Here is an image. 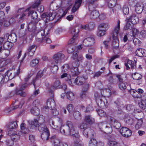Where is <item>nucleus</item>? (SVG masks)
<instances>
[{
	"label": "nucleus",
	"instance_id": "nucleus-1",
	"mask_svg": "<svg viewBox=\"0 0 146 146\" xmlns=\"http://www.w3.org/2000/svg\"><path fill=\"white\" fill-rule=\"evenodd\" d=\"M28 122V130L30 132H33L36 127H38V130L42 133L49 131L44 125L40 124L39 125L38 122L36 119H35L34 121L29 120Z\"/></svg>",
	"mask_w": 146,
	"mask_h": 146
},
{
	"label": "nucleus",
	"instance_id": "nucleus-2",
	"mask_svg": "<svg viewBox=\"0 0 146 146\" xmlns=\"http://www.w3.org/2000/svg\"><path fill=\"white\" fill-rule=\"evenodd\" d=\"M60 131L63 134L66 135H71L73 137L74 141L76 143H78L79 141L80 135L78 133L75 132L72 133V130L69 129L67 127L63 126L60 127Z\"/></svg>",
	"mask_w": 146,
	"mask_h": 146
},
{
	"label": "nucleus",
	"instance_id": "nucleus-3",
	"mask_svg": "<svg viewBox=\"0 0 146 146\" xmlns=\"http://www.w3.org/2000/svg\"><path fill=\"white\" fill-rule=\"evenodd\" d=\"M56 15V13L55 12L44 13L42 15L41 17L43 19L46 18L45 21L48 22L54 19Z\"/></svg>",
	"mask_w": 146,
	"mask_h": 146
},
{
	"label": "nucleus",
	"instance_id": "nucleus-4",
	"mask_svg": "<svg viewBox=\"0 0 146 146\" xmlns=\"http://www.w3.org/2000/svg\"><path fill=\"white\" fill-rule=\"evenodd\" d=\"M8 135L11 137V139L15 141H16L19 139L20 136L21 135L19 132L9 130L8 132Z\"/></svg>",
	"mask_w": 146,
	"mask_h": 146
},
{
	"label": "nucleus",
	"instance_id": "nucleus-5",
	"mask_svg": "<svg viewBox=\"0 0 146 146\" xmlns=\"http://www.w3.org/2000/svg\"><path fill=\"white\" fill-rule=\"evenodd\" d=\"M65 57L64 54L62 52H58L53 57V61L56 63H60Z\"/></svg>",
	"mask_w": 146,
	"mask_h": 146
},
{
	"label": "nucleus",
	"instance_id": "nucleus-6",
	"mask_svg": "<svg viewBox=\"0 0 146 146\" xmlns=\"http://www.w3.org/2000/svg\"><path fill=\"white\" fill-rule=\"evenodd\" d=\"M4 39H7V41L11 43H13L17 41V37L15 33H12L10 35L9 33H6L4 36Z\"/></svg>",
	"mask_w": 146,
	"mask_h": 146
},
{
	"label": "nucleus",
	"instance_id": "nucleus-7",
	"mask_svg": "<svg viewBox=\"0 0 146 146\" xmlns=\"http://www.w3.org/2000/svg\"><path fill=\"white\" fill-rule=\"evenodd\" d=\"M19 68L17 70L16 72H15L14 75H12V70H7L4 75L5 77H7L8 80H11L14 78V77L18 76L20 73Z\"/></svg>",
	"mask_w": 146,
	"mask_h": 146
},
{
	"label": "nucleus",
	"instance_id": "nucleus-8",
	"mask_svg": "<svg viewBox=\"0 0 146 146\" xmlns=\"http://www.w3.org/2000/svg\"><path fill=\"white\" fill-rule=\"evenodd\" d=\"M95 42V39L92 36L87 37L83 41V45L87 47L92 46Z\"/></svg>",
	"mask_w": 146,
	"mask_h": 146
},
{
	"label": "nucleus",
	"instance_id": "nucleus-9",
	"mask_svg": "<svg viewBox=\"0 0 146 146\" xmlns=\"http://www.w3.org/2000/svg\"><path fill=\"white\" fill-rule=\"evenodd\" d=\"M119 132L122 136L126 137L130 136L132 133L130 130L125 127L121 128Z\"/></svg>",
	"mask_w": 146,
	"mask_h": 146
},
{
	"label": "nucleus",
	"instance_id": "nucleus-10",
	"mask_svg": "<svg viewBox=\"0 0 146 146\" xmlns=\"http://www.w3.org/2000/svg\"><path fill=\"white\" fill-rule=\"evenodd\" d=\"M127 21H129L133 24H136L139 22V18L135 13H132L129 17L126 18Z\"/></svg>",
	"mask_w": 146,
	"mask_h": 146
},
{
	"label": "nucleus",
	"instance_id": "nucleus-11",
	"mask_svg": "<svg viewBox=\"0 0 146 146\" xmlns=\"http://www.w3.org/2000/svg\"><path fill=\"white\" fill-rule=\"evenodd\" d=\"M113 40L112 42V49L115 53L116 50H119L118 40L117 37L112 36Z\"/></svg>",
	"mask_w": 146,
	"mask_h": 146
},
{
	"label": "nucleus",
	"instance_id": "nucleus-12",
	"mask_svg": "<svg viewBox=\"0 0 146 146\" xmlns=\"http://www.w3.org/2000/svg\"><path fill=\"white\" fill-rule=\"evenodd\" d=\"M125 65L126 67V69L127 70H128L130 68L129 65L130 66L132 70L136 69V61L135 60L134 61L131 60H128L127 63H125Z\"/></svg>",
	"mask_w": 146,
	"mask_h": 146
},
{
	"label": "nucleus",
	"instance_id": "nucleus-13",
	"mask_svg": "<svg viewBox=\"0 0 146 146\" xmlns=\"http://www.w3.org/2000/svg\"><path fill=\"white\" fill-rule=\"evenodd\" d=\"M98 126L101 129H105L107 133H110L112 131L111 127H108L105 122H102L99 123Z\"/></svg>",
	"mask_w": 146,
	"mask_h": 146
},
{
	"label": "nucleus",
	"instance_id": "nucleus-14",
	"mask_svg": "<svg viewBox=\"0 0 146 146\" xmlns=\"http://www.w3.org/2000/svg\"><path fill=\"white\" fill-rule=\"evenodd\" d=\"M104 143L101 142H98L95 138H91L89 141V146H103Z\"/></svg>",
	"mask_w": 146,
	"mask_h": 146
},
{
	"label": "nucleus",
	"instance_id": "nucleus-15",
	"mask_svg": "<svg viewBox=\"0 0 146 146\" xmlns=\"http://www.w3.org/2000/svg\"><path fill=\"white\" fill-rule=\"evenodd\" d=\"M87 79L86 78V79ZM85 79V78L81 76H78L74 80V84L78 85H81L86 82Z\"/></svg>",
	"mask_w": 146,
	"mask_h": 146
},
{
	"label": "nucleus",
	"instance_id": "nucleus-16",
	"mask_svg": "<svg viewBox=\"0 0 146 146\" xmlns=\"http://www.w3.org/2000/svg\"><path fill=\"white\" fill-rule=\"evenodd\" d=\"M101 94L103 99L107 100L105 99V97H109L111 95V90L109 89H105L101 91Z\"/></svg>",
	"mask_w": 146,
	"mask_h": 146
},
{
	"label": "nucleus",
	"instance_id": "nucleus-17",
	"mask_svg": "<svg viewBox=\"0 0 146 146\" xmlns=\"http://www.w3.org/2000/svg\"><path fill=\"white\" fill-rule=\"evenodd\" d=\"M94 27V25L93 23H90L85 25H81L80 27L82 29L91 31Z\"/></svg>",
	"mask_w": 146,
	"mask_h": 146
},
{
	"label": "nucleus",
	"instance_id": "nucleus-18",
	"mask_svg": "<svg viewBox=\"0 0 146 146\" xmlns=\"http://www.w3.org/2000/svg\"><path fill=\"white\" fill-rule=\"evenodd\" d=\"M82 0H76L75 3L73 6L72 11L73 13H74L80 7L82 3Z\"/></svg>",
	"mask_w": 146,
	"mask_h": 146
},
{
	"label": "nucleus",
	"instance_id": "nucleus-19",
	"mask_svg": "<svg viewBox=\"0 0 146 146\" xmlns=\"http://www.w3.org/2000/svg\"><path fill=\"white\" fill-rule=\"evenodd\" d=\"M120 22L119 20L117 21V26L115 27L113 31L112 36L117 37L120 31Z\"/></svg>",
	"mask_w": 146,
	"mask_h": 146
},
{
	"label": "nucleus",
	"instance_id": "nucleus-20",
	"mask_svg": "<svg viewBox=\"0 0 146 146\" xmlns=\"http://www.w3.org/2000/svg\"><path fill=\"white\" fill-rule=\"evenodd\" d=\"M145 6V5L143 6L140 3L137 4V6L135 7V10L137 14H140L142 12L143 10L146 11L144 10V7Z\"/></svg>",
	"mask_w": 146,
	"mask_h": 146
},
{
	"label": "nucleus",
	"instance_id": "nucleus-21",
	"mask_svg": "<svg viewBox=\"0 0 146 146\" xmlns=\"http://www.w3.org/2000/svg\"><path fill=\"white\" fill-rule=\"evenodd\" d=\"M136 54L139 57H143L146 56V50L143 49L139 48L136 52Z\"/></svg>",
	"mask_w": 146,
	"mask_h": 146
},
{
	"label": "nucleus",
	"instance_id": "nucleus-22",
	"mask_svg": "<svg viewBox=\"0 0 146 146\" xmlns=\"http://www.w3.org/2000/svg\"><path fill=\"white\" fill-rule=\"evenodd\" d=\"M79 29L80 27L78 26L71 27L70 29L69 32L74 35H73L77 36V35L80 31Z\"/></svg>",
	"mask_w": 146,
	"mask_h": 146
},
{
	"label": "nucleus",
	"instance_id": "nucleus-23",
	"mask_svg": "<svg viewBox=\"0 0 146 146\" xmlns=\"http://www.w3.org/2000/svg\"><path fill=\"white\" fill-rule=\"evenodd\" d=\"M107 143L109 146H126L125 145L123 144L122 145L119 143L113 140H109Z\"/></svg>",
	"mask_w": 146,
	"mask_h": 146
},
{
	"label": "nucleus",
	"instance_id": "nucleus-24",
	"mask_svg": "<svg viewBox=\"0 0 146 146\" xmlns=\"http://www.w3.org/2000/svg\"><path fill=\"white\" fill-rule=\"evenodd\" d=\"M50 141L53 143L54 146H59L61 142H60L59 140L55 135L52 136L50 138Z\"/></svg>",
	"mask_w": 146,
	"mask_h": 146
},
{
	"label": "nucleus",
	"instance_id": "nucleus-25",
	"mask_svg": "<svg viewBox=\"0 0 146 146\" xmlns=\"http://www.w3.org/2000/svg\"><path fill=\"white\" fill-rule=\"evenodd\" d=\"M90 15V18L91 19H95L99 16V12L97 10L92 9V11Z\"/></svg>",
	"mask_w": 146,
	"mask_h": 146
},
{
	"label": "nucleus",
	"instance_id": "nucleus-26",
	"mask_svg": "<svg viewBox=\"0 0 146 146\" xmlns=\"http://www.w3.org/2000/svg\"><path fill=\"white\" fill-rule=\"evenodd\" d=\"M15 106L13 107L12 110H15L18 108H21L24 104V101H14L13 103Z\"/></svg>",
	"mask_w": 146,
	"mask_h": 146
},
{
	"label": "nucleus",
	"instance_id": "nucleus-27",
	"mask_svg": "<svg viewBox=\"0 0 146 146\" xmlns=\"http://www.w3.org/2000/svg\"><path fill=\"white\" fill-rule=\"evenodd\" d=\"M6 127L8 128V131L9 130H12L17 128L18 127L17 122L13 121L9 123L8 125H6Z\"/></svg>",
	"mask_w": 146,
	"mask_h": 146
},
{
	"label": "nucleus",
	"instance_id": "nucleus-28",
	"mask_svg": "<svg viewBox=\"0 0 146 146\" xmlns=\"http://www.w3.org/2000/svg\"><path fill=\"white\" fill-rule=\"evenodd\" d=\"M56 15L55 19H57V20L58 19V17H59V18L63 17L66 15V13L63 9H60L58 10L57 13H56Z\"/></svg>",
	"mask_w": 146,
	"mask_h": 146
},
{
	"label": "nucleus",
	"instance_id": "nucleus-29",
	"mask_svg": "<svg viewBox=\"0 0 146 146\" xmlns=\"http://www.w3.org/2000/svg\"><path fill=\"white\" fill-rule=\"evenodd\" d=\"M37 22L36 21H32L31 22L29 23L28 24V31H29L30 29L31 30L32 29V31H34L36 29V25Z\"/></svg>",
	"mask_w": 146,
	"mask_h": 146
},
{
	"label": "nucleus",
	"instance_id": "nucleus-30",
	"mask_svg": "<svg viewBox=\"0 0 146 146\" xmlns=\"http://www.w3.org/2000/svg\"><path fill=\"white\" fill-rule=\"evenodd\" d=\"M111 124L116 129H118L121 127L120 123L118 122L115 119L113 118H111Z\"/></svg>",
	"mask_w": 146,
	"mask_h": 146
},
{
	"label": "nucleus",
	"instance_id": "nucleus-31",
	"mask_svg": "<svg viewBox=\"0 0 146 146\" xmlns=\"http://www.w3.org/2000/svg\"><path fill=\"white\" fill-rule=\"evenodd\" d=\"M97 102V104L99 107L102 108H106L108 105V101H98Z\"/></svg>",
	"mask_w": 146,
	"mask_h": 146
},
{
	"label": "nucleus",
	"instance_id": "nucleus-32",
	"mask_svg": "<svg viewBox=\"0 0 146 146\" xmlns=\"http://www.w3.org/2000/svg\"><path fill=\"white\" fill-rule=\"evenodd\" d=\"M125 21L126 23L124 26V29L125 30H131L132 29L133 25L131 24V22L129 21H127V19H126Z\"/></svg>",
	"mask_w": 146,
	"mask_h": 146
},
{
	"label": "nucleus",
	"instance_id": "nucleus-33",
	"mask_svg": "<svg viewBox=\"0 0 146 146\" xmlns=\"http://www.w3.org/2000/svg\"><path fill=\"white\" fill-rule=\"evenodd\" d=\"M15 94L17 95H19L20 96L25 97L26 96L27 94L23 91L20 88H17L15 90Z\"/></svg>",
	"mask_w": 146,
	"mask_h": 146
},
{
	"label": "nucleus",
	"instance_id": "nucleus-34",
	"mask_svg": "<svg viewBox=\"0 0 146 146\" xmlns=\"http://www.w3.org/2000/svg\"><path fill=\"white\" fill-rule=\"evenodd\" d=\"M64 92L66 94V96L67 99H70V95L72 96L71 99H75V96L74 94L70 90L67 88L64 90Z\"/></svg>",
	"mask_w": 146,
	"mask_h": 146
},
{
	"label": "nucleus",
	"instance_id": "nucleus-35",
	"mask_svg": "<svg viewBox=\"0 0 146 146\" xmlns=\"http://www.w3.org/2000/svg\"><path fill=\"white\" fill-rule=\"evenodd\" d=\"M84 120L89 124H92L94 121V119L92 118L90 115L85 116L84 118Z\"/></svg>",
	"mask_w": 146,
	"mask_h": 146
},
{
	"label": "nucleus",
	"instance_id": "nucleus-36",
	"mask_svg": "<svg viewBox=\"0 0 146 146\" xmlns=\"http://www.w3.org/2000/svg\"><path fill=\"white\" fill-rule=\"evenodd\" d=\"M28 8V16L31 15L33 19H36L38 17V15L37 12L34 10L29 11Z\"/></svg>",
	"mask_w": 146,
	"mask_h": 146
},
{
	"label": "nucleus",
	"instance_id": "nucleus-37",
	"mask_svg": "<svg viewBox=\"0 0 146 146\" xmlns=\"http://www.w3.org/2000/svg\"><path fill=\"white\" fill-rule=\"evenodd\" d=\"M26 124L25 123H22L20 125V128L21 129V131L19 133L22 135H24L26 134L27 133V128L25 127Z\"/></svg>",
	"mask_w": 146,
	"mask_h": 146
},
{
	"label": "nucleus",
	"instance_id": "nucleus-38",
	"mask_svg": "<svg viewBox=\"0 0 146 146\" xmlns=\"http://www.w3.org/2000/svg\"><path fill=\"white\" fill-rule=\"evenodd\" d=\"M35 45H33L29 47L28 49V55L30 56H33L35 50Z\"/></svg>",
	"mask_w": 146,
	"mask_h": 146
},
{
	"label": "nucleus",
	"instance_id": "nucleus-39",
	"mask_svg": "<svg viewBox=\"0 0 146 146\" xmlns=\"http://www.w3.org/2000/svg\"><path fill=\"white\" fill-rule=\"evenodd\" d=\"M50 135L49 131H47L42 133L41 137L42 139L44 141L48 140Z\"/></svg>",
	"mask_w": 146,
	"mask_h": 146
},
{
	"label": "nucleus",
	"instance_id": "nucleus-40",
	"mask_svg": "<svg viewBox=\"0 0 146 146\" xmlns=\"http://www.w3.org/2000/svg\"><path fill=\"white\" fill-rule=\"evenodd\" d=\"M95 1L94 0H90L88 1V9L90 11H92V9L96 7L95 4Z\"/></svg>",
	"mask_w": 146,
	"mask_h": 146
},
{
	"label": "nucleus",
	"instance_id": "nucleus-41",
	"mask_svg": "<svg viewBox=\"0 0 146 146\" xmlns=\"http://www.w3.org/2000/svg\"><path fill=\"white\" fill-rule=\"evenodd\" d=\"M8 81L7 77H5L4 74L0 73V85H2Z\"/></svg>",
	"mask_w": 146,
	"mask_h": 146
},
{
	"label": "nucleus",
	"instance_id": "nucleus-42",
	"mask_svg": "<svg viewBox=\"0 0 146 146\" xmlns=\"http://www.w3.org/2000/svg\"><path fill=\"white\" fill-rule=\"evenodd\" d=\"M76 46L73 44H68L67 52L69 54H71L75 50Z\"/></svg>",
	"mask_w": 146,
	"mask_h": 146
},
{
	"label": "nucleus",
	"instance_id": "nucleus-43",
	"mask_svg": "<svg viewBox=\"0 0 146 146\" xmlns=\"http://www.w3.org/2000/svg\"><path fill=\"white\" fill-rule=\"evenodd\" d=\"M83 84L82 91L88 93L90 86L89 83L87 82H85Z\"/></svg>",
	"mask_w": 146,
	"mask_h": 146
},
{
	"label": "nucleus",
	"instance_id": "nucleus-44",
	"mask_svg": "<svg viewBox=\"0 0 146 146\" xmlns=\"http://www.w3.org/2000/svg\"><path fill=\"white\" fill-rule=\"evenodd\" d=\"M125 121L126 123L129 125H132L134 122L133 119L129 116H127L125 119Z\"/></svg>",
	"mask_w": 146,
	"mask_h": 146
},
{
	"label": "nucleus",
	"instance_id": "nucleus-45",
	"mask_svg": "<svg viewBox=\"0 0 146 146\" xmlns=\"http://www.w3.org/2000/svg\"><path fill=\"white\" fill-rule=\"evenodd\" d=\"M107 5L110 8H113L115 5L116 0H108L107 1Z\"/></svg>",
	"mask_w": 146,
	"mask_h": 146
},
{
	"label": "nucleus",
	"instance_id": "nucleus-46",
	"mask_svg": "<svg viewBox=\"0 0 146 146\" xmlns=\"http://www.w3.org/2000/svg\"><path fill=\"white\" fill-rule=\"evenodd\" d=\"M12 46V43L7 41H5L3 44V47L5 50H9L11 48Z\"/></svg>",
	"mask_w": 146,
	"mask_h": 146
},
{
	"label": "nucleus",
	"instance_id": "nucleus-47",
	"mask_svg": "<svg viewBox=\"0 0 146 146\" xmlns=\"http://www.w3.org/2000/svg\"><path fill=\"white\" fill-rule=\"evenodd\" d=\"M45 30H40L36 33V36L38 37L44 38V37L46 36V33H45Z\"/></svg>",
	"mask_w": 146,
	"mask_h": 146
},
{
	"label": "nucleus",
	"instance_id": "nucleus-48",
	"mask_svg": "<svg viewBox=\"0 0 146 146\" xmlns=\"http://www.w3.org/2000/svg\"><path fill=\"white\" fill-rule=\"evenodd\" d=\"M66 125L67 127L69 128V129H70V130H72V133L74 132H75L74 128V125L72 122L70 121H67L66 123Z\"/></svg>",
	"mask_w": 146,
	"mask_h": 146
},
{
	"label": "nucleus",
	"instance_id": "nucleus-49",
	"mask_svg": "<svg viewBox=\"0 0 146 146\" xmlns=\"http://www.w3.org/2000/svg\"><path fill=\"white\" fill-rule=\"evenodd\" d=\"M51 72L54 74L56 73L58 70V67L56 65H54L52 63L50 66Z\"/></svg>",
	"mask_w": 146,
	"mask_h": 146
},
{
	"label": "nucleus",
	"instance_id": "nucleus-50",
	"mask_svg": "<svg viewBox=\"0 0 146 146\" xmlns=\"http://www.w3.org/2000/svg\"><path fill=\"white\" fill-rule=\"evenodd\" d=\"M108 24L107 23H102L100 24L99 26V28L105 30L104 31H106L108 28Z\"/></svg>",
	"mask_w": 146,
	"mask_h": 146
},
{
	"label": "nucleus",
	"instance_id": "nucleus-51",
	"mask_svg": "<svg viewBox=\"0 0 146 146\" xmlns=\"http://www.w3.org/2000/svg\"><path fill=\"white\" fill-rule=\"evenodd\" d=\"M59 80H56L52 86L56 89L60 88L61 85Z\"/></svg>",
	"mask_w": 146,
	"mask_h": 146
},
{
	"label": "nucleus",
	"instance_id": "nucleus-52",
	"mask_svg": "<svg viewBox=\"0 0 146 146\" xmlns=\"http://www.w3.org/2000/svg\"><path fill=\"white\" fill-rule=\"evenodd\" d=\"M132 77L134 80H140L142 78V76L141 75L136 73L133 74Z\"/></svg>",
	"mask_w": 146,
	"mask_h": 146
},
{
	"label": "nucleus",
	"instance_id": "nucleus-53",
	"mask_svg": "<svg viewBox=\"0 0 146 146\" xmlns=\"http://www.w3.org/2000/svg\"><path fill=\"white\" fill-rule=\"evenodd\" d=\"M122 11L124 15H128L129 13V9L126 5H124L122 8Z\"/></svg>",
	"mask_w": 146,
	"mask_h": 146
},
{
	"label": "nucleus",
	"instance_id": "nucleus-54",
	"mask_svg": "<svg viewBox=\"0 0 146 146\" xmlns=\"http://www.w3.org/2000/svg\"><path fill=\"white\" fill-rule=\"evenodd\" d=\"M74 116L75 119L77 120H80L81 118L82 115L78 111H75L74 113Z\"/></svg>",
	"mask_w": 146,
	"mask_h": 146
},
{
	"label": "nucleus",
	"instance_id": "nucleus-55",
	"mask_svg": "<svg viewBox=\"0 0 146 146\" xmlns=\"http://www.w3.org/2000/svg\"><path fill=\"white\" fill-rule=\"evenodd\" d=\"M114 103L117 105V107L118 110V111L117 112V113L119 114H121L122 113V111L121 108H119V106L121 107L123 106V105L122 104H120L121 103L119 101H115L114 102Z\"/></svg>",
	"mask_w": 146,
	"mask_h": 146
},
{
	"label": "nucleus",
	"instance_id": "nucleus-56",
	"mask_svg": "<svg viewBox=\"0 0 146 146\" xmlns=\"http://www.w3.org/2000/svg\"><path fill=\"white\" fill-rule=\"evenodd\" d=\"M31 113L35 115H38L40 113V111L39 109L35 108V109H32L31 110Z\"/></svg>",
	"mask_w": 146,
	"mask_h": 146
},
{
	"label": "nucleus",
	"instance_id": "nucleus-57",
	"mask_svg": "<svg viewBox=\"0 0 146 146\" xmlns=\"http://www.w3.org/2000/svg\"><path fill=\"white\" fill-rule=\"evenodd\" d=\"M96 111L98 115L100 117H103L106 116V112L103 110L99 109H96Z\"/></svg>",
	"mask_w": 146,
	"mask_h": 146
},
{
	"label": "nucleus",
	"instance_id": "nucleus-58",
	"mask_svg": "<svg viewBox=\"0 0 146 146\" xmlns=\"http://www.w3.org/2000/svg\"><path fill=\"white\" fill-rule=\"evenodd\" d=\"M39 59H35L33 60L30 63V66L31 67H34L38 64Z\"/></svg>",
	"mask_w": 146,
	"mask_h": 146
},
{
	"label": "nucleus",
	"instance_id": "nucleus-59",
	"mask_svg": "<svg viewBox=\"0 0 146 146\" xmlns=\"http://www.w3.org/2000/svg\"><path fill=\"white\" fill-rule=\"evenodd\" d=\"M62 4V2L60 1H56V3H55L54 4V10H56L60 8Z\"/></svg>",
	"mask_w": 146,
	"mask_h": 146
},
{
	"label": "nucleus",
	"instance_id": "nucleus-60",
	"mask_svg": "<svg viewBox=\"0 0 146 146\" xmlns=\"http://www.w3.org/2000/svg\"><path fill=\"white\" fill-rule=\"evenodd\" d=\"M108 80L110 82L113 84H115L117 83V80L113 78V76L109 74L108 75Z\"/></svg>",
	"mask_w": 146,
	"mask_h": 146
},
{
	"label": "nucleus",
	"instance_id": "nucleus-61",
	"mask_svg": "<svg viewBox=\"0 0 146 146\" xmlns=\"http://www.w3.org/2000/svg\"><path fill=\"white\" fill-rule=\"evenodd\" d=\"M138 104L139 106L142 109L144 110L146 108V101H140Z\"/></svg>",
	"mask_w": 146,
	"mask_h": 146
},
{
	"label": "nucleus",
	"instance_id": "nucleus-62",
	"mask_svg": "<svg viewBox=\"0 0 146 146\" xmlns=\"http://www.w3.org/2000/svg\"><path fill=\"white\" fill-rule=\"evenodd\" d=\"M139 3L136 0H129V5L135 7L137 6V4Z\"/></svg>",
	"mask_w": 146,
	"mask_h": 146
},
{
	"label": "nucleus",
	"instance_id": "nucleus-63",
	"mask_svg": "<svg viewBox=\"0 0 146 146\" xmlns=\"http://www.w3.org/2000/svg\"><path fill=\"white\" fill-rule=\"evenodd\" d=\"M27 77L24 79V83L22 85L20 88L22 90H24L27 86Z\"/></svg>",
	"mask_w": 146,
	"mask_h": 146
},
{
	"label": "nucleus",
	"instance_id": "nucleus-64",
	"mask_svg": "<svg viewBox=\"0 0 146 146\" xmlns=\"http://www.w3.org/2000/svg\"><path fill=\"white\" fill-rule=\"evenodd\" d=\"M14 141L12 139H7L5 142L7 145L8 146H12L14 144Z\"/></svg>",
	"mask_w": 146,
	"mask_h": 146
}]
</instances>
